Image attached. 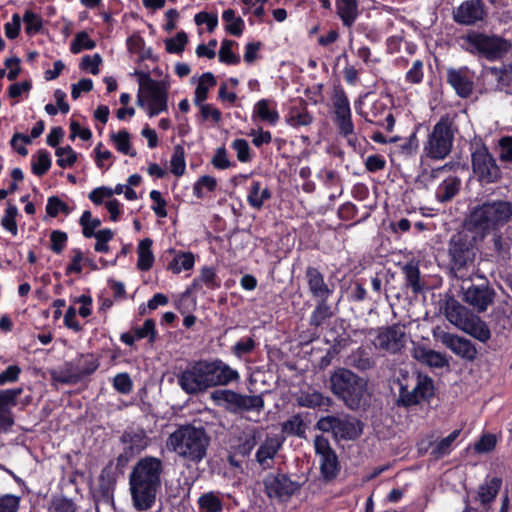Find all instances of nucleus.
<instances>
[{
  "instance_id": "nucleus-1",
  "label": "nucleus",
  "mask_w": 512,
  "mask_h": 512,
  "mask_svg": "<svg viewBox=\"0 0 512 512\" xmlns=\"http://www.w3.org/2000/svg\"><path fill=\"white\" fill-rule=\"evenodd\" d=\"M164 464L153 456L141 458L129 475L130 493L134 507L146 511L153 507L161 487Z\"/></svg>"
},
{
  "instance_id": "nucleus-2",
  "label": "nucleus",
  "mask_w": 512,
  "mask_h": 512,
  "mask_svg": "<svg viewBox=\"0 0 512 512\" xmlns=\"http://www.w3.org/2000/svg\"><path fill=\"white\" fill-rule=\"evenodd\" d=\"M512 220V202L503 199L486 200L472 207L464 228L474 240L483 241L491 232L499 231Z\"/></svg>"
},
{
  "instance_id": "nucleus-3",
  "label": "nucleus",
  "mask_w": 512,
  "mask_h": 512,
  "mask_svg": "<svg viewBox=\"0 0 512 512\" xmlns=\"http://www.w3.org/2000/svg\"><path fill=\"white\" fill-rule=\"evenodd\" d=\"M328 384L331 393L350 410H358L369 403L368 380L350 369L334 370Z\"/></svg>"
},
{
  "instance_id": "nucleus-4",
  "label": "nucleus",
  "mask_w": 512,
  "mask_h": 512,
  "mask_svg": "<svg viewBox=\"0 0 512 512\" xmlns=\"http://www.w3.org/2000/svg\"><path fill=\"white\" fill-rule=\"evenodd\" d=\"M209 442L204 428L183 425L169 435L166 446L180 458L197 464L206 457Z\"/></svg>"
},
{
  "instance_id": "nucleus-5",
  "label": "nucleus",
  "mask_w": 512,
  "mask_h": 512,
  "mask_svg": "<svg viewBox=\"0 0 512 512\" xmlns=\"http://www.w3.org/2000/svg\"><path fill=\"white\" fill-rule=\"evenodd\" d=\"M460 47L467 53L496 61L504 58L512 49L510 40L494 33L469 30L459 38Z\"/></svg>"
},
{
  "instance_id": "nucleus-6",
  "label": "nucleus",
  "mask_w": 512,
  "mask_h": 512,
  "mask_svg": "<svg viewBox=\"0 0 512 512\" xmlns=\"http://www.w3.org/2000/svg\"><path fill=\"white\" fill-rule=\"evenodd\" d=\"M443 314L452 325L477 340L486 342L490 339L491 333L486 323L454 297L445 300Z\"/></svg>"
},
{
  "instance_id": "nucleus-7",
  "label": "nucleus",
  "mask_w": 512,
  "mask_h": 512,
  "mask_svg": "<svg viewBox=\"0 0 512 512\" xmlns=\"http://www.w3.org/2000/svg\"><path fill=\"white\" fill-rule=\"evenodd\" d=\"M396 382L399 385L398 405L414 406L434 395L433 380L427 375L400 369Z\"/></svg>"
},
{
  "instance_id": "nucleus-8",
  "label": "nucleus",
  "mask_w": 512,
  "mask_h": 512,
  "mask_svg": "<svg viewBox=\"0 0 512 512\" xmlns=\"http://www.w3.org/2000/svg\"><path fill=\"white\" fill-rule=\"evenodd\" d=\"M456 117V113H446L440 117L424 144V156L433 160H443L450 154L457 131Z\"/></svg>"
},
{
  "instance_id": "nucleus-9",
  "label": "nucleus",
  "mask_w": 512,
  "mask_h": 512,
  "mask_svg": "<svg viewBox=\"0 0 512 512\" xmlns=\"http://www.w3.org/2000/svg\"><path fill=\"white\" fill-rule=\"evenodd\" d=\"M473 235L458 232L451 236L448 242L450 271L454 276L463 278L464 271L473 265L476 258V248Z\"/></svg>"
},
{
  "instance_id": "nucleus-10",
  "label": "nucleus",
  "mask_w": 512,
  "mask_h": 512,
  "mask_svg": "<svg viewBox=\"0 0 512 512\" xmlns=\"http://www.w3.org/2000/svg\"><path fill=\"white\" fill-rule=\"evenodd\" d=\"M168 93L164 83L156 81L148 74H143L140 80V93L137 104L141 107H147L150 117L168 109Z\"/></svg>"
},
{
  "instance_id": "nucleus-11",
  "label": "nucleus",
  "mask_w": 512,
  "mask_h": 512,
  "mask_svg": "<svg viewBox=\"0 0 512 512\" xmlns=\"http://www.w3.org/2000/svg\"><path fill=\"white\" fill-rule=\"evenodd\" d=\"M316 428L331 432L335 439L354 440L362 434V423L350 415H329L321 417Z\"/></svg>"
},
{
  "instance_id": "nucleus-12",
  "label": "nucleus",
  "mask_w": 512,
  "mask_h": 512,
  "mask_svg": "<svg viewBox=\"0 0 512 512\" xmlns=\"http://www.w3.org/2000/svg\"><path fill=\"white\" fill-rule=\"evenodd\" d=\"M370 334H373L372 344L376 350L388 353H400L406 346L407 333L402 324L379 327Z\"/></svg>"
},
{
  "instance_id": "nucleus-13",
  "label": "nucleus",
  "mask_w": 512,
  "mask_h": 512,
  "mask_svg": "<svg viewBox=\"0 0 512 512\" xmlns=\"http://www.w3.org/2000/svg\"><path fill=\"white\" fill-rule=\"evenodd\" d=\"M181 389L189 395L204 393L210 387L205 360L194 361L177 375Z\"/></svg>"
},
{
  "instance_id": "nucleus-14",
  "label": "nucleus",
  "mask_w": 512,
  "mask_h": 512,
  "mask_svg": "<svg viewBox=\"0 0 512 512\" xmlns=\"http://www.w3.org/2000/svg\"><path fill=\"white\" fill-rule=\"evenodd\" d=\"M472 170L482 184L496 183L501 178V170L495 158L485 145H479L471 155Z\"/></svg>"
},
{
  "instance_id": "nucleus-15",
  "label": "nucleus",
  "mask_w": 512,
  "mask_h": 512,
  "mask_svg": "<svg viewBox=\"0 0 512 512\" xmlns=\"http://www.w3.org/2000/svg\"><path fill=\"white\" fill-rule=\"evenodd\" d=\"M460 290L462 293V300L475 308L478 312L486 311L488 306L494 301L495 291L485 280L479 284L463 280Z\"/></svg>"
},
{
  "instance_id": "nucleus-16",
  "label": "nucleus",
  "mask_w": 512,
  "mask_h": 512,
  "mask_svg": "<svg viewBox=\"0 0 512 512\" xmlns=\"http://www.w3.org/2000/svg\"><path fill=\"white\" fill-rule=\"evenodd\" d=\"M332 104L335 113V123L339 132L348 138L349 144H354L350 138L354 135V125L351 118V109L348 97L341 87H335L332 94Z\"/></svg>"
},
{
  "instance_id": "nucleus-17",
  "label": "nucleus",
  "mask_w": 512,
  "mask_h": 512,
  "mask_svg": "<svg viewBox=\"0 0 512 512\" xmlns=\"http://www.w3.org/2000/svg\"><path fill=\"white\" fill-rule=\"evenodd\" d=\"M263 485L267 496L279 502L289 500L301 488V484L292 481L283 473H270L266 475Z\"/></svg>"
},
{
  "instance_id": "nucleus-18",
  "label": "nucleus",
  "mask_w": 512,
  "mask_h": 512,
  "mask_svg": "<svg viewBox=\"0 0 512 512\" xmlns=\"http://www.w3.org/2000/svg\"><path fill=\"white\" fill-rule=\"evenodd\" d=\"M212 398L216 401H223L228 405V409L237 411H261L264 407V400L260 395H242L232 390H218L212 393Z\"/></svg>"
},
{
  "instance_id": "nucleus-19",
  "label": "nucleus",
  "mask_w": 512,
  "mask_h": 512,
  "mask_svg": "<svg viewBox=\"0 0 512 512\" xmlns=\"http://www.w3.org/2000/svg\"><path fill=\"white\" fill-rule=\"evenodd\" d=\"M433 336L456 356L468 361H473L476 358L477 349L469 339L445 332L439 327L433 330Z\"/></svg>"
},
{
  "instance_id": "nucleus-20",
  "label": "nucleus",
  "mask_w": 512,
  "mask_h": 512,
  "mask_svg": "<svg viewBox=\"0 0 512 512\" xmlns=\"http://www.w3.org/2000/svg\"><path fill=\"white\" fill-rule=\"evenodd\" d=\"M446 165L437 169H432L430 172L423 174L427 181L441 179V182L435 192L436 199L441 202L451 201L459 192L461 181L456 176H447L442 178V174L446 172Z\"/></svg>"
},
{
  "instance_id": "nucleus-21",
  "label": "nucleus",
  "mask_w": 512,
  "mask_h": 512,
  "mask_svg": "<svg viewBox=\"0 0 512 512\" xmlns=\"http://www.w3.org/2000/svg\"><path fill=\"white\" fill-rule=\"evenodd\" d=\"M124 444V451L119 455L118 463L127 462L130 458L138 455L149 445V438L144 429H129L121 436Z\"/></svg>"
},
{
  "instance_id": "nucleus-22",
  "label": "nucleus",
  "mask_w": 512,
  "mask_h": 512,
  "mask_svg": "<svg viewBox=\"0 0 512 512\" xmlns=\"http://www.w3.org/2000/svg\"><path fill=\"white\" fill-rule=\"evenodd\" d=\"M475 73L467 66L447 69V82L461 98H468L474 90Z\"/></svg>"
},
{
  "instance_id": "nucleus-23",
  "label": "nucleus",
  "mask_w": 512,
  "mask_h": 512,
  "mask_svg": "<svg viewBox=\"0 0 512 512\" xmlns=\"http://www.w3.org/2000/svg\"><path fill=\"white\" fill-rule=\"evenodd\" d=\"M210 387L226 386L239 379V373L220 359L205 360Z\"/></svg>"
},
{
  "instance_id": "nucleus-24",
  "label": "nucleus",
  "mask_w": 512,
  "mask_h": 512,
  "mask_svg": "<svg viewBox=\"0 0 512 512\" xmlns=\"http://www.w3.org/2000/svg\"><path fill=\"white\" fill-rule=\"evenodd\" d=\"M486 17L485 5L481 0H467L453 11V19L461 25H474Z\"/></svg>"
},
{
  "instance_id": "nucleus-25",
  "label": "nucleus",
  "mask_w": 512,
  "mask_h": 512,
  "mask_svg": "<svg viewBox=\"0 0 512 512\" xmlns=\"http://www.w3.org/2000/svg\"><path fill=\"white\" fill-rule=\"evenodd\" d=\"M305 279L311 295L316 299H328L333 289L326 283L324 275L318 268L308 266L305 270Z\"/></svg>"
},
{
  "instance_id": "nucleus-26",
  "label": "nucleus",
  "mask_w": 512,
  "mask_h": 512,
  "mask_svg": "<svg viewBox=\"0 0 512 512\" xmlns=\"http://www.w3.org/2000/svg\"><path fill=\"white\" fill-rule=\"evenodd\" d=\"M22 392V388L0 391V423L4 424L6 427H12L14 424L11 407L17 404V398Z\"/></svg>"
},
{
  "instance_id": "nucleus-27",
  "label": "nucleus",
  "mask_w": 512,
  "mask_h": 512,
  "mask_svg": "<svg viewBox=\"0 0 512 512\" xmlns=\"http://www.w3.org/2000/svg\"><path fill=\"white\" fill-rule=\"evenodd\" d=\"M281 448L277 437H267L256 452V461L263 469L271 468L274 457Z\"/></svg>"
},
{
  "instance_id": "nucleus-28",
  "label": "nucleus",
  "mask_w": 512,
  "mask_h": 512,
  "mask_svg": "<svg viewBox=\"0 0 512 512\" xmlns=\"http://www.w3.org/2000/svg\"><path fill=\"white\" fill-rule=\"evenodd\" d=\"M296 401L299 406L311 409L329 407L332 404V399L329 396H325L316 389L301 391Z\"/></svg>"
},
{
  "instance_id": "nucleus-29",
  "label": "nucleus",
  "mask_w": 512,
  "mask_h": 512,
  "mask_svg": "<svg viewBox=\"0 0 512 512\" xmlns=\"http://www.w3.org/2000/svg\"><path fill=\"white\" fill-rule=\"evenodd\" d=\"M272 197V193L268 187H262L259 181H253L247 195V202L256 209H262L264 203Z\"/></svg>"
},
{
  "instance_id": "nucleus-30",
  "label": "nucleus",
  "mask_w": 512,
  "mask_h": 512,
  "mask_svg": "<svg viewBox=\"0 0 512 512\" xmlns=\"http://www.w3.org/2000/svg\"><path fill=\"white\" fill-rule=\"evenodd\" d=\"M336 8L343 25L351 27L358 16V1L336 0Z\"/></svg>"
},
{
  "instance_id": "nucleus-31",
  "label": "nucleus",
  "mask_w": 512,
  "mask_h": 512,
  "mask_svg": "<svg viewBox=\"0 0 512 512\" xmlns=\"http://www.w3.org/2000/svg\"><path fill=\"white\" fill-rule=\"evenodd\" d=\"M152 240L150 238H145L141 240L138 244L137 253H138V262L137 267L141 271H148L154 262V255L152 252Z\"/></svg>"
},
{
  "instance_id": "nucleus-32",
  "label": "nucleus",
  "mask_w": 512,
  "mask_h": 512,
  "mask_svg": "<svg viewBox=\"0 0 512 512\" xmlns=\"http://www.w3.org/2000/svg\"><path fill=\"white\" fill-rule=\"evenodd\" d=\"M320 473L326 481L334 479L339 473V461L335 452L319 457Z\"/></svg>"
},
{
  "instance_id": "nucleus-33",
  "label": "nucleus",
  "mask_w": 512,
  "mask_h": 512,
  "mask_svg": "<svg viewBox=\"0 0 512 512\" xmlns=\"http://www.w3.org/2000/svg\"><path fill=\"white\" fill-rule=\"evenodd\" d=\"M502 481L500 478L494 477L484 484L480 485L477 492V499L482 505L492 502L497 496Z\"/></svg>"
},
{
  "instance_id": "nucleus-34",
  "label": "nucleus",
  "mask_w": 512,
  "mask_h": 512,
  "mask_svg": "<svg viewBox=\"0 0 512 512\" xmlns=\"http://www.w3.org/2000/svg\"><path fill=\"white\" fill-rule=\"evenodd\" d=\"M487 75H490L495 82V89L502 90L508 87L512 81L510 69L502 65L500 67H488L486 69Z\"/></svg>"
},
{
  "instance_id": "nucleus-35",
  "label": "nucleus",
  "mask_w": 512,
  "mask_h": 512,
  "mask_svg": "<svg viewBox=\"0 0 512 512\" xmlns=\"http://www.w3.org/2000/svg\"><path fill=\"white\" fill-rule=\"evenodd\" d=\"M215 85L216 79L214 75L210 72L204 73L200 77L198 85L195 89L194 103L196 105L203 104V102L207 99L209 89Z\"/></svg>"
},
{
  "instance_id": "nucleus-36",
  "label": "nucleus",
  "mask_w": 512,
  "mask_h": 512,
  "mask_svg": "<svg viewBox=\"0 0 512 512\" xmlns=\"http://www.w3.org/2000/svg\"><path fill=\"white\" fill-rule=\"evenodd\" d=\"M271 102L266 99L258 101L254 106V114L262 121L275 125L279 120V114L275 108H271Z\"/></svg>"
},
{
  "instance_id": "nucleus-37",
  "label": "nucleus",
  "mask_w": 512,
  "mask_h": 512,
  "mask_svg": "<svg viewBox=\"0 0 512 512\" xmlns=\"http://www.w3.org/2000/svg\"><path fill=\"white\" fill-rule=\"evenodd\" d=\"M328 299H318V303L310 316V325L319 327L327 319L331 318L333 313L331 307L327 304Z\"/></svg>"
},
{
  "instance_id": "nucleus-38",
  "label": "nucleus",
  "mask_w": 512,
  "mask_h": 512,
  "mask_svg": "<svg viewBox=\"0 0 512 512\" xmlns=\"http://www.w3.org/2000/svg\"><path fill=\"white\" fill-rule=\"evenodd\" d=\"M223 20L226 22V31L234 36H240L243 32L244 21L241 17H236L233 9H227L222 14Z\"/></svg>"
},
{
  "instance_id": "nucleus-39",
  "label": "nucleus",
  "mask_w": 512,
  "mask_h": 512,
  "mask_svg": "<svg viewBox=\"0 0 512 512\" xmlns=\"http://www.w3.org/2000/svg\"><path fill=\"white\" fill-rule=\"evenodd\" d=\"M348 363L349 365L360 371L369 370L374 366V361L362 349H358L355 352H353L348 357Z\"/></svg>"
},
{
  "instance_id": "nucleus-40",
  "label": "nucleus",
  "mask_w": 512,
  "mask_h": 512,
  "mask_svg": "<svg viewBox=\"0 0 512 512\" xmlns=\"http://www.w3.org/2000/svg\"><path fill=\"white\" fill-rule=\"evenodd\" d=\"M459 434H460L459 430H454L447 437L443 438L432 449L431 455L435 459H440L443 456L447 455L451 450V446H452L453 442L457 439Z\"/></svg>"
},
{
  "instance_id": "nucleus-41",
  "label": "nucleus",
  "mask_w": 512,
  "mask_h": 512,
  "mask_svg": "<svg viewBox=\"0 0 512 512\" xmlns=\"http://www.w3.org/2000/svg\"><path fill=\"white\" fill-rule=\"evenodd\" d=\"M194 262V255L191 252L180 253L169 264V269L178 274L182 270H190L194 266Z\"/></svg>"
},
{
  "instance_id": "nucleus-42",
  "label": "nucleus",
  "mask_w": 512,
  "mask_h": 512,
  "mask_svg": "<svg viewBox=\"0 0 512 512\" xmlns=\"http://www.w3.org/2000/svg\"><path fill=\"white\" fill-rule=\"evenodd\" d=\"M407 285L411 287L414 293H419L422 290L420 283V270L417 265L408 263L403 268Z\"/></svg>"
},
{
  "instance_id": "nucleus-43",
  "label": "nucleus",
  "mask_w": 512,
  "mask_h": 512,
  "mask_svg": "<svg viewBox=\"0 0 512 512\" xmlns=\"http://www.w3.org/2000/svg\"><path fill=\"white\" fill-rule=\"evenodd\" d=\"M111 139L119 152L130 155L131 157L136 156V151L131 150L130 134L128 131L121 130L116 134H112Z\"/></svg>"
},
{
  "instance_id": "nucleus-44",
  "label": "nucleus",
  "mask_w": 512,
  "mask_h": 512,
  "mask_svg": "<svg viewBox=\"0 0 512 512\" xmlns=\"http://www.w3.org/2000/svg\"><path fill=\"white\" fill-rule=\"evenodd\" d=\"M18 215V208L15 205L8 204L5 213L1 219V225L4 229L9 231L13 236L18 233L16 217Z\"/></svg>"
},
{
  "instance_id": "nucleus-45",
  "label": "nucleus",
  "mask_w": 512,
  "mask_h": 512,
  "mask_svg": "<svg viewBox=\"0 0 512 512\" xmlns=\"http://www.w3.org/2000/svg\"><path fill=\"white\" fill-rule=\"evenodd\" d=\"M198 504L200 508L206 512H220L222 510V502L213 492L201 495Z\"/></svg>"
},
{
  "instance_id": "nucleus-46",
  "label": "nucleus",
  "mask_w": 512,
  "mask_h": 512,
  "mask_svg": "<svg viewBox=\"0 0 512 512\" xmlns=\"http://www.w3.org/2000/svg\"><path fill=\"white\" fill-rule=\"evenodd\" d=\"M283 431L288 435L304 437L305 424L300 414L293 415L283 423Z\"/></svg>"
},
{
  "instance_id": "nucleus-47",
  "label": "nucleus",
  "mask_w": 512,
  "mask_h": 512,
  "mask_svg": "<svg viewBox=\"0 0 512 512\" xmlns=\"http://www.w3.org/2000/svg\"><path fill=\"white\" fill-rule=\"evenodd\" d=\"M492 238V248L495 252L496 256L502 259H505L509 256L510 244L507 240L504 239L502 233L499 231L491 232Z\"/></svg>"
},
{
  "instance_id": "nucleus-48",
  "label": "nucleus",
  "mask_w": 512,
  "mask_h": 512,
  "mask_svg": "<svg viewBox=\"0 0 512 512\" xmlns=\"http://www.w3.org/2000/svg\"><path fill=\"white\" fill-rule=\"evenodd\" d=\"M171 172L176 176H181L185 172V151L181 145H177L174 148L173 155L171 157Z\"/></svg>"
},
{
  "instance_id": "nucleus-49",
  "label": "nucleus",
  "mask_w": 512,
  "mask_h": 512,
  "mask_svg": "<svg viewBox=\"0 0 512 512\" xmlns=\"http://www.w3.org/2000/svg\"><path fill=\"white\" fill-rule=\"evenodd\" d=\"M235 44L234 41L225 39L221 43L219 50V60L229 65H236L240 62V57L233 53L232 47Z\"/></svg>"
},
{
  "instance_id": "nucleus-50",
  "label": "nucleus",
  "mask_w": 512,
  "mask_h": 512,
  "mask_svg": "<svg viewBox=\"0 0 512 512\" xmlns=\"http://www.w3.org/2000/svg\"><path fill=\"white\" fill-rule=\"evenodd\" d=\"M95 46V41L90 39L86 32L82 31L75 35V38L71 43L70 50L73 54H78L83 49L92 50Z\"/></svg>"
},
{
  "instance_id": "nucleus-51",
  "label": "nucleus",
  "mask_w": 512,
  "mask_h": 512,
  "mask_svg": "<svg viewBox=\"0 0 512 512\" xmlns=\"http://www.w3.org/2000/svg\"><path fill=\"white\" fill-rule=\"evenodd\" d=\"M188 42V38L185 32L181 31L176 34L173 38L165 40V47L168 53L181 54Z\"/></svg>"
},
{
  "instance_id": "nucleus-52",
  "label": "nucleus",
  "mask_w": 512,
  "mask_h": 512,
  "mask_svg": "<svg viewBox=\"0 0 512 512\" xmlns=\"http://www.w3.org/2000/svg\"><path fill=\"white\" fill-rule=\"evenodd\" d=\"M217 185V181L214 177L209 175L201 176L197 182L194 184L193 192L194 195L201 199L204 197V190L212 192L215 190Z\"/></svg>"
},
{
  "instance_id": "nucleus-53",
  "label": "nucleus",
  "mask_w": 512,
  "mask_h": 512,
  "mask_svg": "<svg viewBox=\"0 0 512 512\" xmlns=\"http://www.w3.org/2000/svg\"><path fill=\"white\" fill-rule=\"evenodd\" d=\"M80 225L83 229V235L86 238H91L96 233L95 229L101 225V221L97 218H92L90 211H84L80 218Z\"/></svg>"
},
{
  "instance_id": "nucleus-54",
  "label": "nucleus",
  "mask_w": 512,
  "mask_h": 512,
  "mask_svg": "<svg viewBox=\"0 0 512 512\" xmlns=\"http://www.w3.org/2000/svg\"><path fill=\"white\" fill-rule=\"evenodd\" d=\"M57 164L61 168L72 166L77 161V154L71 146L60 147L56 150Z\"/></svg>"
},
{
  "instance_id": "nucleus-55",
  "label": "nucleus",
  "mask_w": 512,
  "mask_h": 512,
  "mask_svg": "<svg viewBox=\"0 0 512 512\" xmlns=\"http://www.w3.org/2000/svg\"><path fill=\"white\" fill-rule=\"evenodd\" d=\"M258 438L259 433L256 429L249 430L239 445V453L242 455H249L253 448L257 445Z\"/></svg>"
},
{
  "instance_id": "nucleus-56",
  "label": "nucleus",
  "mask_w": 512,
  "mask_h": 512,
  "mask_svg": "<svg viewBox=\"0 0 512 512\" xmlns=\"http://www.w3.org/2000/svg\"><path fill=\"white\" fill-rule=\"evenodd\" d=\"M46 212L50 217H56L59 212H63L64 214H69L70 209L65 202H63L57 196H52L48 198L46 205Z\"/></svg>"
},
{
  "instance_id": "nucleus-57",
  "label": "nucleus",
  "mask_w": 512,
  "mask_h": 512,
  "mask_svg": "<svg viewBox=\"0 0 512 512\" xmlns=\"http://www.w3.org/2000/svg\"><path fill=\"white\" fill-rule=\"evenodd\" d=\"M133 331L138 340L148 337L152 343L156 339L155 322L152 319H146L141 327H137Z\"/></svg>"
},
{
  "instance_id": "nucleus-58",
  "label": "nucleus",
  "mask_w": 512,
  "mask_h": 512,
  "mask_svg": "<svg viewBox=\"0 0 512 512\" xmlns=\"http://www.w3.org/2000/svg\"><path fill=\"white\" fill-rule=\"evenodd\" d=\"M51 166L50 155L45 150L38 152L37 162L32 164V171L34 174L41 176L45 174Z\"/></svg>"
},
{
  "instance_id": "nucleus-59",
  "label": "nucleus",
  "mask_w": 512,
  "mask_h": 512,
  "mask_svg": "<svg viewBox=\"0 0 512 512\" xmlns=\"http://www.w3.org/2000/svg\"><path fill=\"white\" fill-rule=\"evenodd\" d=\"M25 30L28 34L38 32L42 28V20L40 16L32 11H26L23 16Z\"/></svg>"
},
{
  "instance_id": "nucleus-60",
  "label": "nucleus",
  "mask_w": 512,
  "mask_h": 512,
  "mask_svg": "<svg viewBox=\"0 0 512 512\" xmlns=\"http://www.w3.org/2000/svg\"><path fill=\"white\" fill-rule=\"evenodd\" d=\"M313 122V117L307 111H292L288 123L293 127L308 126Z\"/></svg>"
},
{
  "instance_id": "nucleus-61",
  "label": "nucleus",
  "mask_w": 512,
  "mask_h": 512,
  "mask_svg": "<svg viewBox=\"0 0 512 512\" xmlns=\"http://www.w3.org/2000/svg\"><path fill=\"white\" fill-rule=\"evenodd\" d=\"M20 498L12 494L0 495V512H17Z\"/></svg>"
},
{
  "instance_id": "nucleus-62",
  "label": "nucleus",
  "mask_w": 512,
  "mask_h": 512,
  "mask_svg": "<svg viewBox=\"0 0 512 512\" xmlns=\"http://www.w3.org/2000/svg\"><path fill=\"white\" fill-rule=\"evenodd\" d=\"M101 63L102 58L99 54H94L93 56L86 55L81 60L80 68L90 71L93 75H97Z\"/></svg>"
},
{
  "instance_id": "nucleus-63",
  "label": "nucleus",
  "mask_w": 512,
  "mask_h": 512,
  "mask_svg": "<svg viewBox=\"0 0 512 512\" xmlns=\"http://www.w3.org/2000/svg\"><path fill=\"white\" fill-rule=\"evenodd\" d=\"M50 512H78V510L73 501L61 497L52 501Z\"/></svg>"
},
{
  "instance_id": "nucleus-64",
  "label": "nucleus",
  "mask_w": 512,
  "mask_h": 512,
  "mask_svg": "<svg viewBox=\"0 0 512 512\" xmlns=\"http://www.w3.org/2000/svg\"><path fill=\"white\" fill-rule=\"evenodd\" d=\"M232 148L237 153L240 162H248L251 159L250 147L245 139H236L232 142Z\"/></svg>"
}]
</instances>
